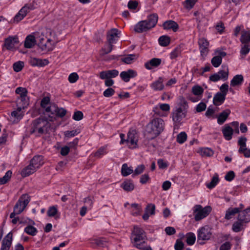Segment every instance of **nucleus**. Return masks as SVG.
<instances>
[{"label": "nucleus", "instance_id": "44", "mask_svg": "<svg viewBox=\"0 0 250 250\" xmlns=\"http://www.w3.org/2000/svg\"><path fill=\"white\" fill-rule=\"evenodd\" d=\"M107 242V239L104 237H101L93 240V243L95 244L97 246L100 247H104L106 246Z\"/></svg>", "mask_w": 250, "mask_h": 250}, {"label": "nucleus", "instance_id": "55", "mask_svg": "<svg viewBox=\"0 0 250 250\" xmlns=\"http://www.w3.org/2000/svg\"><path fill=\"white\" fill-rule=\"evenodd\" d=\"M115 93V91L114 89L111 87H108L105 89L103 92V95L105 97H110L113 96Z\"/></svg>", "mask_w": 250, "mask_h": 250}, {"label": "nucleus", "instance_id": "25", "mask_svg": "<svg viewBox=\"0 0 250 250\" xmlns=\"http://www.w3.org/2000/svg\"><path fill=\"white\" fill-rule=\"evenodd\" d=\"M163 27L165 29H172L173 31H176L178 28V25L173 21H167L163 24Z\"/></svg>", "mask_w": 250, "mask_h": 250}, {"label": "nucleus", "instance_id": "33", "mask_svg": "<svg viewBox=\"0 0 250 250\" xmlns=\"http://www.w3.org/2000/svg\"><path fill=\"white\" fill-rule=\"evenodd\" d=\"M186 243L189 246L193 245L196 240V236L193 232H188L186 234Z\"/></svg>", "mask_w": 250, "mask_h": 250}, {"label": "nucleus", "instance_id": "59", "mask_svg": "<svg viewBox=\"0 0 250 250\" xmlns=\"http://www.w3.org/2000/svg\"><path fill=\"white\" fill-rule=\"evenodd\" d=\"M35 172L30 170L27 167H24L21 171V175L22 177H25L33 174Z\"/></svg>", "mask_w": 250, "mask_h": 250}, {"label": "nucleus", "instance_id": "4", "mask_svg": "<svg viewBox=\"0 0 250 250\" xmlns=\"http://www.w3.org/2000/svg\"><path fill=\"white\" fill-rule=\"evenodd\" d=\"M158 16L157 14H152L147 16L146 20L138 22L134 26V30L137 33L146 32L153 28L157 23Z\"/></svg>", "mask_w": 250, "mask_h": 250}, {"label": "nucleus", "instance_id": "3", "mask_svg": "<svg viewBox=\"0 0 250 250\" xmlns=\"http://www.w3.org/2000/svg\"><path fill=\"white\" fill-rule=\"evenodd\" d=\"M164 125L162 119L155 118L146 125V131L147 134L151 135L150 139L155 138L163 131Z\"/></svg>", "mask_w": 250, "mask_h": 250}, {"label": "nucleus", "instance_id": "10", "mask_svg": "<svg viewBox=\"0 0 250 250\" xmlns=\"http://www.w3.org/2000/svg\"><path fill=\"white\" fill-rule=\"evenodd\" d=\"M19 38L17 36H9L4 40L3 48L10 51L15 50L19 44Z\"/></svg>", "mask_w": 250, "mask_h": 250}, {"label": "nucleus", "instance_id": "9", "mask_svg": "<svg viewBox=\"0 0 250 250\" xmlns=\"http://www.w3.org/2000/svg\"><path fill=\"white\" fill-rule=\"evenodd\" d=\"M30 200V196L26 194H23L20 197L14 207L15 211H17V214H20L23 211Z\"/></svg>", "mask_w": 250, "mask_h": 250}, {"label": "nucleus", "instance_id": "26", "mask_svg": "<svg viewBox=\"0 0 250 250\" xmlns=\"http://www.w3.org/2000/svg\"><path fill=\"white\" fill-rule=\"evenodd\" d=\"M244 82V78L242 75H236L230 81V85L234 87L241 85Z\"/></svg>", "mask_w": 250, "mask_h": 250}, {"label": "nucleus", "instance_id": "5", "mask_svg": "<svg viewBox=\"0 0 250 250\" xmlns=\"http://www.w3.org/2000/svg\"><path fill=\"white\" fill-rule=\"evenodd\" d=\"M50 128V124L46 119L39 118L33 122L30 133L34 134L36 136H40L47 133Z\"/></svg>", "mask_w": 250, "mask_h": 250}, {"label": "nucleus", "instance_id": "52", "mask_svg": "<svg viewBox=\"0 0 250 250\" xmlns=\"http://www.w3.org/2000/svg\"><path fill=\"white\" fill-rule=\"evenodd\" d=\"M19 100L20 101L19 104H21V105L22 104L23 108L26 107L29 104V99L27 96L19 98Z\"/></svg>", "mask_w": 250, "mask_h": 250}, {"label": "nucleus", "instance_id": "32", "mask_svg": "<svg viewBox=\"0 0 250 250\" xmlns=\"http://www.w3.org/2000/svg\"><path fill=\"white\" fill-rule=\"evenodd\" d=\"M240 41L243 43L250 42V30H243L242 31Z\"/></svg>", "mask_w": 250, "mask_h": 250}, {"label": "nucleus", "instance_id": "37", "mask_svg": "<svg viewBox=\"0 0 250 250\" xmlns=\"http://www.w3.org/2000/svg\"><path fill=\"white\" fill-rule=\"evenodd\" d=\"M183 50V46L179 45L177 46L174 50L171 52L170 54V57L171 59H175L176 57L179 56Z\"/></svg>", "mask_w": 250, "mask_h": 250}, {"label": "nucleus", "instance_id": "39", "mask_svg": "<svg viewBox=\"0 0 250 250\" xmlns=\"http://www.w3.org/2000/svg\"><path fill=\"white\" fill-rule=\"evenodd\" d=\"M191 91L194 95L200 96L202 95L204 89L199 85H195L192 87Z\"/></svg>", "mask_w": 250, "mask_h": 250}, {"label": "nucleus", "instance_id": "11", "mask_svg": "<svg viewBox=\"0 0 250 250\" xmlns=\"http://www.w3.org/2000/svg\"><path fill=\"white\" fill-rule=\"evenodd\" d=\"M138 76V72L135 69H128L121 72L120 77L121 80L125 83H128L130 79H134Z\"/></svg>", "mask_w": 250, "mask_h": 250}, {"label": "nucleus", "instance_id": "21", "mask_svg": "<svg viewBox=\"0 0 250 250\" xmlns=\"http://www.w3.org/2000/svg\"><path fill=\"white\" fill-rule=\"evenodd\" d=\"M222 131L226 140L229 141L231 139L233 129L230 126L228 125H226Z\"/></svg>", "mask_w": 250, "mask_h": 250}, {"label": "nucleus", "instance_id": "23", "mask_svg": "<svg viewBox=\"0 0 250 250\" xmlns=\"http://www.w3.org/2000/svg\"><path fill=\"white\" fill-rule=\"evenodd\" d=\"M32 165L35 166V167L40 168L43 164V157L42 155H36L30 161Z\"/></svg>", "mask_w": 250, "mask_h": 250}, {"label": "nucleus", "instance_id": "48", "mask_svg": "<svg viewBox=\"0 0 250 250\" xmlns=\"http://www.w3.org/2000/svg\"><path fill=\"white\" fill-rule=\"evenodd\" d=\"M58 211L57 206H53L48 208L47 211V214L49 217H54L57 214Z\"/></svg>", "mask_w": 250, "mask_h": 250}, {"label": "nucleus", "instance_id": "64", "mask_svg": "<svg viewBox=\"0 0 250 250\" xmlns=\"http://www.w3.org/2000/svg\"><path fill=\"white\" fill-rule=\"evenodd\" d=\"M184 247V244L182 241L180 240H176L174 245V249L175 250H183Z\"/></svg>", "mask_w": 250, "mask_h": 250}, {"label": "nucleus", "instance_id": "54", "mask_svg": "<svg viewBox=\"0 0 250 250\" xmlns=\"http://www.w3.org/2000/svg\"><path fill=\"white\" fill-rule=\"evenodd\" d=\"M57 104L53 103L50 104L49 106H46L45 108V110L46 112H49L51 113L52 115H54V112H55V109H57Z\"/></svg>", "mask_w": 250, "mask_h": 250}, {"label": "nucleus", "instance_id": "58", "mask_svg": "<svg viewBox=\"0 0 250 250\" xmlns=\"http://www.w3.org/2000/svg\"><path fill=\"white\" fill-rule=\"evenodd\" d=\"M157 164L160 169H165L168 166V163L164 161L162 159H158Z\"/></svg>", "mask_w": 250, "mask_h": 250}, {"label": "nucleus", "instance_id": "40", "mask_svg": "<svg viewBox=\"0 0 250 250\" xmlns=\"http://www.w3.org/2000/svg\"><path fill=\"white\" fill-rule=\"evenodd\" d=\"M24 231L31 236H35L38 232L37 229L31 225H28L24 228Z\"/></svg>", "mask_w": 250, "mask_h": 250}, {"label": "nucleus", "instance_id": "61", "mask_svg": "<svg viewBox=\"0 0 250 250\" xmlns=\"http://www.w3.org/2000/svg\"><path fill=\"white\" fill-rule=\"evenodd\" d=\"M50 98L48 96L43 97L41 102V106L42 108H44L47 104L50 103Z\"/></svg>", "mask_w": 250, "mask_h": 250}, {"label": "nucleus", "instance_id": "19", "mask_svg": "<svg viewBox=\"0 0 250 250\" xmlns=\"http://www.w3.org/2000/svg\"><path fill=\"white\" fill-rule=\"evenodd\" d=\"M230 113V110L227 109L221 112L217 117V123L219 125L223 124Z\"/></svg>", "mask_w": 250, "mask_h": 250}, {"label": "nucleus", "instance_id": "8", "mask_svg": "<svg viewBox=\"0 0 250 250\" xmlns=\"http://www.w3.org/2000/svg\"><path fill=\"white\" fill-rule=\"evenodd\" d=\"M212 236L211 229L208 226L201 227L197 231V241L200 244H204Z\"/></svg>", "mask_w": 250, "mask_h": 250}, {"label": "nucleus", "instance_id": "50", "mask_svg": "<svg viewBox=\"0 0 250 250\" xmlns=\"http://www.w3.org/2000/svg\"><path fill=\"white\" fill-rule=\"evenodd\" d=\"M201 153L203 156L210 157L213 155V151L209 148L206 147L201 149Z\"/></svg>", "mask_w": 250, "mask_h": 250}, {"label": "nucleus", "instance_id": "43", "mask_svg": "<svg viewBox=\"0 0 250 250\" xmlns=\"http://www.w3.org/2000/svg\"><path fill=\"white\" fill-rule=\"evenodd\" d=\"M12 174L11 170H8L5 175L1 178H0V185H4L10 180Z\"/></svg>", "mask_w": 250, "mask_h": 250}, {"label": "nucleus", "instance_id": "31", "mask_svg": "<svg viewBox=\"0 0 250 250\" xmlns=\"http://www.w3.org/2000/svg\"><path fill=\"white\" fill-rule=\"evenodd\" d=\"M134 170L132 167H128L127 164H124L121 168L122 175L124 176H127L131 173H133Z\"/></svg>", "mask_w": 250, "mask_h": 250}, {"label": "nucleus", "instance_id": "17", "mask_svg": "<svg viewBox=\"0 0 250 250\" xmlns=\"http://www.w3.org/2000/svg\"><path fill=\"white\" fill-rule=\"evenodd\" d=\"M163 83V78L159 77L158 80L151 83L150 86L154 91H161L164 88V85Z\"/></svg>", "mask_w": 250, "mask_h": 250}, {"label": "nucleus", "instance_id": "63", "mask_svg": "<svg viewBox=\"0 0 250 250\" xmlns=\"http://www.w3.org/2000/svg\"><path fill=\"white\" fill-rule=\"evenodd\" d=\"M250 51V44H245L241 48L240 52L243 55H246Z\"/></svg>", "mask_w": 250, "mask_h": 250}, {"label": "nucleus", "instance_id": "24", "mask_svg": "<svg viewBox=\"0 0 250 250\" xmlns=\"http://www.w3.org/2000/svg\"><path fill=\"white\" fill-rule=\"evenodd\" d=\"M35 8V7L32 3L26 4L19 10L18 13L24 18L30 10Z\"/></svg>", "mask_w": 250, "mask_h": 250}, {"label": "nucleus", "instance_id": "1", "mask_svg": "<svg viewBox=\"0 0 250 250\" xmlns=\"http://www.w3.org/2000/svg\"><path fill=\"white\" fill-rule=\"evenodd\" d=\"M188 107V102L183 98L180 106L175 107L172 110L171 117L174 124V129H178L182 124V120L186 117L187 109Z\"/></svg>", "mask_w": 250, "mask_h": 250}, {"label": "nucleus", "instance_id": "62", "mask_svg": "<svg viewBox=\"0 0 250 250\" xmlns=\"http://www.w3.org/2000/svg\"><path fill=\"white\" fill-rule=\"evenodd\" d=\"M207 105L205 103L201 102L196 106V110L197 112H201L205 110Z\"/></svg>", "mask_w": 250, "mask_h": 250}, {"label": "nucleus", "instance_id": "18", "mask_svg": "<svg viewBox=\"0 0 250 250\" xmlns=\"http://www.w3.org/2000/svg\"><path fill=\"white\" fill-rule=\"evenodd\" d=\"M238 213L237 219L238 221L244 224L250 222V215L245 209L241 211L239 208V212Z\"/></svg>", "mask_w": 250, "mask_h": 250}, {"label": "nucleus", "instance_id": "16", "mask_svg": "<svg viewBox=\"0 0 250 250\" xmlns=\"http://www.w3.org/2000/svg\"><path fill=\"white\" fill-rule=\"evenodd\" d=\"M226 55V53L224 52L223 50H216L213 54V57L211 59V62H221L222 61V58L225 57Z\"/></svg>", "mask_w": 250, "mask_h": 250}, {"label": "nucleus", "instance_id": "14", "mask_svg": "<svg viewBox=\"0 0 250 250\" xmlns=\"http://www.w3.org/2000/svg\"><path fill=\"white\" fill-rule=\"evenodd\" d=\"M119 73L118 70L116 69L103 71L100 73V78L103 80L113 78L118 76Z\"/></svg>", "mask_w": 250, "mask_h": 250}, {"label": "nucleus", "instance_id": "35", "mask_svg": "<svg viewBox=\"0 0 250 250\" xmlns=\"http://www.w3.org/2000/svg\"><path fill=\"white\" fill-rule=\"evenodd\" d=\"M159 109L164 111H169L170 109V106L167 104H162L159 105V107L155 106L153 108V111L155 114H159Z\"/></svg>", "mask_w": 250, "mask_h": 250}, {"label": "nucleus", "instance_id": "22", "mask_svg": "<svg viewBox=\"0 0 250 250\" xmlns=\"http://www.w3.org/2000/svg\"><path fill=\"white\" fill-rule=\"evenodd\" d=\"M226 95L221 92H217L214 96L213 99V104L215 105H219L222 104L226 99Z\"/></svg>", "mask_w": 250, "mask_h": 250}, {"label": "nucleus", "instance_id": "56", "mask_svg": "<svg viewBox=\"0 0 250 250\" xmlns=\"http://www.w3.org/2000/svg\"><path fill=\"white\" fill-rule=\"evenodd\" d=\"M145 210L149 213L150 215H154L155 210V206L153 204H149L146 208Z\"/></svg>", "mask_w": 250, "mask_h": 250}, {"label": "nucleus", "instance_id": "38", "mask_svg": "<svg viewBox=\"0 0 250 250\" xmlns=\"http://www.w3.org/2000/svg\"><path fill=\"white\" fill-rule=\"evenodd\" d=\"M219 182V178L217 174H216L213 176L211 181L206 184L207 187L209 189H212L214 188L217 183Z\"/></svg>", "mask_w": 250, "mask_h": 250}, {"label": "nucleus", "instance_id": "42", "mask_svg": "<svg viewBox=\"0 0 250 250\" xmlns=\"http://www.w3.org/2000/svg\"><path fill=\"white\" fill-rule=\"evenodd\" d=\"M106 146H103L100 147L98 150L94 153V156L100 158L104 155L107 153Z\"/></svg>", "mask_w": 250, "mask_h": 250}, {"label": "nucleus", "instance_id": "29", "mask_svg": "<svg viewBox=\"0 0 250 250\" xmlns=\"http://www.w3.org/2000/svg\"><path fill=\"white\" fill-rule=\"evenodd\" d=\"M238 212H239V208H229L226 211L225 218L227 220H230Z\"/></svg>", "mask_w": 250, "mask_h": 250}, {"label": "nucleus", "instance_id": "12", "mask_svg": "<svg viewBox=\"0 0 250 250\" xmlns=\"http://www.w3.org/2000/svg\"><path fill=\"white\" fill-rule=\"evenodd\" d=\"M38 45L42 51L45 52L52 50L54 47L51 40L43 37H40Z\"/></svg>", "mask_w": 250, "mask_h": 250}, {"label": "nucleus", "instance_id": "6", "mask_svg": "<svg viewBox=\"0 0 250 250\" xmlns=\"http://www.w3.org/2000/svg\"><path fill=\"white\" fill-rule=\"evenodd\" d=\"M121 138L120 144H123L125 143L126 144L129 148L133 149L137 147V143L138 141V135L135 129H130L127 133V137L125 139V135L123 133L120 134Z\"/></svg>", "mask_w": 250, "mask_h": 250}, {"label": "nucleus", "instance_id": "46", "mask_svg": "<svg viewBox=\"0 0 250 250\" xmlns=\"http://www.w3.org/2000/svg\"><path fill=\"white\" fill-rule=\"evenodd\" d=\"M57 109H55L54 115L57 117L63 118L66 114L67 111L63 108H59L57 105Z\"/></svg>", "mask_w": 250, "mask_h": 250}, {"label": "nucleus", "instance_id": "27", "mask_svg": "<svg viewBox=\"0 0 250 250\" xmlns=\"http://www.w3.org/2000/svg\"><path fill=\"white\" fill-rule=\"evenodd\" d=\"M121 187L126 191H131L134 188V185L131 180H126L121 186Z\"/></svg>", "mask_w": 250, "mask_h": 250}, {"label": "nucleus", "instance_id": "60", "mask_svg": "<svg viewBox=\"0 0 250 250\" xmlns=\"http://www.w3.org/2000/svg\"><path fill=\"white\" fill-rule=\"evenodd\" d=\"M78 79L79 76L77 73L75 72L71 73L68 77V81L70 83L76 82Z\"/></svg>", "mask_w": 250, "mask_h": 250}, {"label": "nucleus", "instance_id": "45", "mask_svg": "<svg viewBox=\"0 0 250 250\" xmlns=\"http://www.w3.org/2000/svg\"><path fill=\"white\" fill-rule=\"evenodd\" d=\"M158 41L160 45L167 46L169 44L170 39L167 36H162L159 38Z\"/></svg>", "mask_w": 250, "mask_h": 250}, {"label": "nucleus", "instance_id": "15", "mask_svg": "<svg viewBox=\"0 0 250 250\" xmlns=\"http://www.w3.org/2000/svg\"><path fill=\"white\" fill-rule=\"evenodd\" d=\"M119 31L115 28L112 29L107 33V41L109 43H115L119 38Z\"/></svg>", "mask_w": 250, "mask_h": 250}, {"label": "nucleus", "instance_id": "7", "mask_svg": "<svg viewBox=\"0 0 250 250\" xmlns=\"http://www.w3.org/2000/svg\"><path fill=\"white\" fill-rule=\"evenodd\" d=\"M210 206H207L204 208L200 205H196L194 207L193 212L195 214L194 219L196 221H199L206 217L211 211Z\"/></svg>", "mask_w": 250, "mask_h": 250}, {"label": "nucleus", "instance_id": "49", "mask_svg": "<svg viewBox=\"0 0 250 250\" xmlns=\"http://www.w3.org/2000/svg\"><path fill=\"white\" fill-rule=\"evenodd\" d=\"M187 139V135L185 132L180 133L177 136V142L179 144L184 143Z\"/></svg>", "mask_w": 250, "mask_h": 250}, {"label": "nucleus", "instance_id": "30", "mask_svg": "<svg viewBox=\"0 0 250 250\" xmlns=\"http://www.w3.org/2000/svg\"><path fill=\"white\" fill-rule=\"evenodd\" d=\"M228 66L225 64L222 65V69L219 70L217 73L219 76H220L221 80L225 81L228 78Z\"/></svg>", "mask_w": 250, "mask_h": 250}, {"label": "nucleus", "instance_id": "53", "mask_svg": "<svg viewBox=\"0 0 250 250\" xmlns=\"http://www.w3.org/2000/svg\"><path fill=\"white\" fill-rule=\"evenodd\" d=\"M145 169V166L144 165H140L137 167L134 171V173L132 176L134 177L135 175H139L143 172Z\"/></svg>", "mask_w": 250, "mask_h": 250}, {"label": "nucleus", "instance_id": "41", "mask_svg": "<svg viewBox=\"0 0 250 250\" xmlns=\"http://www.w3.org/2000/svg\"><path fill=\"white\" fill-rule=\"evenodd\" d=\"M131 207L132 208L131 213L133 216H137L140 214L142 210L141 206L140 205L134 203L131 205Z\"/></svg>", "mask_w": 250, "mask_h": 250}, {"label": "nucleus", "instance_id": "34", "mask_svg": "<svg viewBox=\"0 0 250 250\" xmlns=\"http://www.w3.org/2000/svg\"><path fill=\"white\" fill-rule=\"evenodd\" d=\"M112 44L108 42L100 51V55L101 57L104 56L105 54L110 53L112 50Z\"/></svg>", "mask_w": 250, "mask_h": 250}, {"label": "nucleus", "instance_id": "47", "mask_svg": "<svg viewBox=\"0 0 250 250\" xmlns=\"http://www.w3.org/2000/svg\"><path fill=\"white\" fill-rule=\"evenodd\" d=\"M80 131L79 129H75L71 131L67 130L64 132V135L65 138H69L74 137L80 133Z\"/></svg>", "mask_w": 250, "mask_h": 250}, {"label": "nucleus", "instance_id": "51", "mask_svg": "<svg viewBox=\"0 0 250 250\" xmlns=\"http://www.w3.org/2000/svg\"><path fill=\"white\" fill-rule=\"evenodd\" d=\"M16 93L20 95V97L27 96V90L26 88L19 87L16 89Z\"/></svg>", "mask_w": 250, "mask_h": 250}, {"label": "nucleus", "instance_id": "2", "mask_svg": "<svg viewBox=\"0 0 250 250\" xmlns=\"http://www.w3.org/2000/svg\"><path fill=\"white\" fill-rule=\"evenodd\" d=\"M130 241L133 246L136 248H140L143 244L146 243V235L142 228L134 226L130 234Z\"/></svg>", "mask_w": 250, "mask_h": 250}, {"label": "nucleus", "instance_id": "28", "mask_svg": "<svg viewBox=\"0 0 250 250\" xmlns=\"http://www.w3.org/2000/svg\"><path fill=\"white\" fill-rule=\"evenodd\" d=\"M138 57V56L137 55L129 54L119 57L117 61H121L123 62L126 63L130 61H136Z\"/></svg>", "mask_w": 250, "mask_h": 250}, {"label": "nucleus", "instance_id": "13", "mask_svg": "<svg viewBox=\"0 0 250 250\" xmlns=\"http://www.w3.org/2000/svg\"><path fill=\"white\" fill-rule=\"evenodd\" d=\"M198 43L201 56L203 58H204L208 52L209 42L206 39L201 38L199 39Z\"/></svg>", "mask_w": 250, "mask_h": 250}, {"label": "nucleus", "instance_id": "57", "mask_svg": "<svg viewBox=\"0 0 250 250\" xmlns=\"http://www.w3.org/2000/svg\"><path fill=\"white\" fill-rule=\"evenodd\" d=\"M197 0H186L184 2V6L186 8L190 9L195 5Z\"/></svg>", "mask_w": 250, "mask_h": 250}, {"label": "nucleus", "instance_id": "20", "mask_svg": "<svg viewBox=\"0 0 250 250\" xmlns=\"http://www.w3.org/2000/svg\"><path fill=\"white\" fill-rule=\"evenodd\" d=\"M36 43V41L33 35H29L27 36L24 41V46L26 48H31L35 46Z\"/></svg>", "mask_w": 250, "mask_h": 250}, {"label": "nucleus", "instance_id": "36", "mask_svg": "<svg viewBox=\"0 0 250 250\" xmlns=\"http://www.w3.org/2000/svg\"><path fill=\"white\" fill-rule=\"evenodd\" d=\"M245 224L239 221L235 222L232 226V230L235 232H238L244 229Z\"/></svg>", "mask_w": 250, "mask_h": 250}]
</instances>
